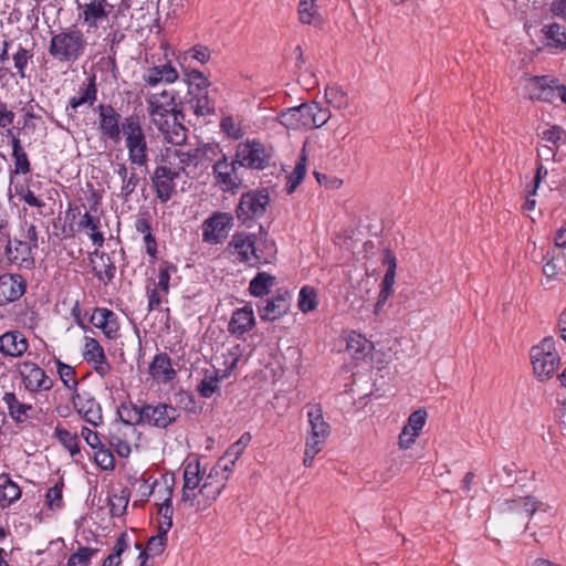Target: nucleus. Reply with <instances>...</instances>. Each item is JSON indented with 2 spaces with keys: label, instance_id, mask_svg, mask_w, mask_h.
<instances>
[{
  "label": "nucleus",
  "instance_id": "nucleus-31",
  "mask_svg": "<svg viewBox=\"0 0 566 566\" xmlns=\"http://www.w3.org/2000/svg\"><path fill=\"white\" fill-rule=\"evenodd\" d=\"M174 476L164 478V493L159 499H163V502L159 505L158 514L163 517V521L158 524V530H165V532H169L172 527V492H174Z\"/></svg>",
  "mask_w": 566,
  "mask_h": 566
},
{
  "label": "nucleus",
  "instance_id": "nucleus-39",
  "mask_svg": "<svg viewBox=\"0 0 566 566\" xmlns=\"http://www.w3.org/2000/svg\"><path fill=\"white\" fill-rule=\"evenodd\" d=\"M505 511H510L516 514H525L532 516L541 507L542 503L534 496H524L504 502Z\"/></svg>",
  "mask_w": 566,
  "mask_h": 566
},
{
  "label": "nucleus",
  "instance_id": "nucleus-55",
  "mask_svg": "<svg viewBox=\"0 0 566 566\" xmlns=\"http://www.w3.org/2000/svg\"><path fill=\"white\" fill-rule=\"evenodd\" d=\"M306 158L305 156H302L300 158V161L296 164L294 170L291 172V175L287 177L286 182V192L289 195L293 193L298 185L302 182V180L305 177L306 174Z\"/></svg>",
  "mask_w": 566,
  "mask_h": 566
},
{
  "label": "nucleus",
  "instance_id": "nucleus-18",
  "mask_svg": "<svg viewBox=\"0 0 566 566\" xmlns=\"http://www.w3.org/2000/svg\"><path fill=\"white\" fill-rule=\"evenodd\" d=\"M28 281L20 273L0 274V306L19 301L27 292Z\"/></svg>",
  "mask_w": 566,
  "mask_h": 566
},
{
  "label": "nucleus",
  "instance_id": "nucleus-44",
  "mask_svg": "<svg viewBox=\"0 0 566 566\" xmlns=\"http://www.w3.org/2000/svg\"><path fill=\"white\" fill-rule=\"evenodd\" d=\"M275 276L268 272H258L250 281L249 292L255 297L268 295L271 287L275 284Z\"/></svg>",
  "mask_w": 566,
  "mask_h": 566
},
{
  "label": "nucleus",
  "instance_id": "nucleus-25",
  "mask_svg": "<svg viewBox=\"0 0 566 566\" xmlns=\"http://www.w3.org/2000/svg\"><path fill=\"white\" fill-rule=\"evenodd\" d=\"M90 323L101 329L107 339H115L119 336L118 316L107 307H95Z\"/></svg>",
  "mask_w": 566,
  "mask_h": 566
},
{
  "label": "nucleus",
  "instance_id": "nucleus-54",
  "mask_svg": "<svg viewBox=\"0 0 566 566\" xmlns=\"http://www.w3.org/2000/svg\"><path fill=\"white\" fill-rule=\"evenodd\" d=\"M168 532H165V530H158L157 535H154L149 537L147 541V545L144 551H147L148 557L150 555L153 556H159L164 553L167 542H168Z\"/></svg>",
  "mask_w": 566,
  "mask_h": 566
},
{
  "label": "nucleus",
  "instance_id": "nucleus-21",
  "mask_svg": "<svg viewBox=\"0 0 566 566\" xmlns=\"http://www.w3.org/2000/svg\"><path fill=\"white\" fill-rule=\"evenodd\" d=\"M30 242L20 239L9 240L4 252L10 264L19 269L32 270L35 266V259Z\"/></svg>",
  "mask_w": 566,
  "mask_h": 566
},
{
  "label": "nucleus",
  "instance_id": "nucleus-59",
  "mask_svg": "<svg viewBox=\"0 0 566 566\" xmlns=\"http://www.w3.org/2000/svg\"><path fill=\"white\" fill-rule=\"evenodd\" d=\"M331 118L328 108L322 107L316 102H311V128H319Z\"/></svg>",
  "mask_w": 566,
  "mask_h": 566
},
{
  "label": "nucleus",
  "instance_id": "nucleus-53",
  "mask_svg": "<svg viewBox=\"0 0 566 566\" xmlns=\"http://www.w3.org/2000/svg\"><path fill=\"white\" fill-rule=\"evenodd\" d=\"M94 462L104 471H112L115 468V458L104 443L94 449Z\"/></svg>",
  "mask_w": 566,
  "mask_h": 566
},
{
  "label": "nucleus",
  "instance_id": "nucleus-15",
  "mask_svg": "<svg viewBox=\"0 0 566 566\" xmlns=\"http://www.w3.org/2000/svg\"><path fill=\"white\" fill-rule=\"evenodd\" d=\"M291 293L286 289H277L271 298L256 304L262 321L273 322L284 316L291 306Z\"/></svg>",
  "mask_w": 566,
  "mask_h": 566
},
{
  "label": "nucleus",
  "instance_id": "nucleus-10",
  "mask_svg": "<svg viewBox=\"0 0 566 566\" xmlns=\"http://www.w3.org/2000/svg\"><path fill=\"white\" fill-rule=\"evenodd\" d=\"M237 166H239L237 158L229 159L226 154L221 151L219 157L212 165V175L214 185L223 192H235L242 180L238 175Z\"/></svg>",
  "mask_w": 566,
  "mask_h": 566
},
{
  "label": "nucleus",
  "instance_id": "nucleus-1",
  "mask_svg": "<svg viewBox=\"0 0 566 566\" xmlns=\"http://www.w3.org/2000/svg\"><path fill=\"white\" fill-rule=\"evenodd\" d=\"M268 235V231L262 226H260L259 240L254 233L235 232L228 243V249L239 263L251 266L270 263L276 254V248L274 241L269 240Z\"/></svg>",
  "mask_w": 566,
  "mask_h": 566
},
{
  "label": "nucleus",
  "instance_id": "nucleus-33",
  "mask_svg": "<svg viewBox=\"0 0 566 566\" xmlns=\"http://www.w3.org/2000/svg\"><path fill=\"white\" fill-rule=\"evenodd\" d=\"M115 174L120 178V197L128 200L142 181L135 167L128 168L125 163H118L115 166Z\"/></svg>",
  "mask_w": 566,
  "mask_h": 566
},
{
  "label": "nucleus",
  "instance_id": "nucleus-5",
  "mask_svg": "<svg viewBox=\"0 0 566 566\" xmlns=\"http://www.w3.org/2000/svg\"><path fill=\"white\" fill-rule=\"evenodd\" d=\"M167 154H170L174 159H177V163H175L176 166H178L182 174L189 176L198 168H207L208 165L221 154V148L218 144H205L200 147L188 149L187 151L175 149Z\"/></svg>",
  "mask_w": 566,
  "mask_h": 566
},
{
  "label": "nucleus",
  "instance_id": "nucleus-43",
  "mask_svg": "<svg viewBox=\"0 0 566 566\" xmlns=\"http://www.w3.org/2000/svg\"><path fill=\"white\" fill-rule=\"evenodd\" d=\"M34 56L33 48H24L22 44H18L15 52L11 55L13 62V69L15 70V74L20 78H25L28 76L27 69L29 63L32 62Z\"/></svg>",
  "mask_w": 566,
  "mask_h": 566
},
{
  "label": "nucleus",
  "instance_id": "nucleus-56",
  "mask_svg": "<svg viewBox=\"0 0 566 566\" xmlns=\"http://www.w3.org/2000/svg\"><path fill=\"white\" fill-rule=\"evenodd\" d=\"M56 366H57V374H59L60 379L63 382V385L67 389L74 390V392H75L76 388L78 386V381L74 378L75 369L72 366H70L61 360H56Z\"/></svg>",
  "mask_w": 566,
  "mask_h": 566
},
{
  "label": "nucleus",
  "instance_id": "nucleus-42",
  "mask_svg": "<svg viewBox=\"0 0 566 566\" xmlns=\"http://www.w3.org/2000/svg\"><path fill=\"white\" fill-rule=\"evenodd\" d=\"M182 119H169L166 120V125L158 128L159 132L164 135L165 139L172 145H181L187 136H186V127L181 124Z\"/></svg>",
  "mask_w": 566,
  "mask_h": 566
},
{
  "label": "nucleus",
  "instance_id": "nucleus-9",
  "mask_svg": "<svg viewBox=\"0 0 566 566\" xmlns=\"http://www.w3.org/2000/svg\"><path fill=\"white\" fill-rule=\"evenodd\" d=\"M272 154L263 143L256 139L240 143L235 158L240 167L263 170L270 165Z\"/></svg>",
  "mask_w": 566,
  "mask_h": 566
},
{
  "label": "nucleus",
  "instance_id": "nucleus-28",
  "mask_svg": "<svg viewBox=\"0 0 566 566\" xmlns=\"http://www.w3.org/2000/svg\"><path fill=\"white\" fill-rule=\"evenodd\" d=\"M29 349V340L22 332L13 329L0 335V353L11 358L22 357Z\"/></svg>",
  "mask_w": 566,
  "mask_h": 566
},
{
  "label": "nucleus",
  "instance_id": "nucleus-24",
  "mask_svg": "<svg viewBox=\"0 0 566 566\" xmlns=\"http://www.w3.org/2000/svg\"><path fill=\"white\" fill-rule=\"evenodd\" d=\"M277 119L289 129H311V103L286 108L279 114Z\"/></svg>",
  "mask_w": 566,
  "mask_h": 566
},
{
  "label": "nucleus",
  "instance_id": "nucleus-19",
  "mask_svg": "<svg viewBox=\"0 0 566 566\" xmlns=\"http://www.w3.org/2000/svg\"><path fill=\"white\" fill-rule=\"evenodd\" d=\"M115 251L112 253H106L104 251H99L95 249L90 253L88 260L92 266V271L94 276L97 279L99 283L104 286H107L113 282L116 275V262H115Z\"/></svg>",
  "mask_w": 566,
  "mask_h": 566
},
{
  "label": "nucleus",
  "instance_id": "nucleus-57",
  "mask_svg": "<svg viewBox=\"0 0 566 566\" xmlns=\"http://www.w3.org/2000/svg\"><path fill=\"white\" fill-rule=\"evenodd\" d=\"M325 97L328 104L335 108H345L348 105V96L339 86H328L325 90Z\"/></svg>",
  "mask_w": 566,
  "mask_h": 566
},
{
  "label": "nucleus",
  "instance_id": "nucleus-23",
  "mask_svg": "<svg viewBox=\"0 0 566 566\" xmlns=\"http://www.w3.org/2000/svg\"><path fill=\"white\" fill-rule=\"evenodd\" d=\"M307 408V418L311 427L310 436L306 442H315L316 446L323 447L327 437L329 436L331 427L324 420L323 410L318 403H310Z\"/></svg>",
  "mask_w": 566,
  "mask_h": 566
},
{
  "label": "nucleus",
  "instance_id": "nucleus-16",
  "mask_svg": "<svg viewBox=\"0 0 566 566\" xmlns=\"http://www.w3.org/2000/svg\"><path fill=\"white\" fill-rule=\"evenodd\" d=\"M72 405L78 416L93 427L104 422L101 403L90 392L75 391L71 397Z\"/></svg>",
  "mask_w": 566,
  "mask_h": 566
},
{
  "label": "nucleus",
  "instance_id": "nucleus-12",
  "mask_svg": "<svg viewBox=\"0 0 566 566\" xmlns=\"http://www.w3.org/2000/svg\"><path fill=\"white\" fill-rule=\"evenodd\" d=\"M94 111L101 136L115 144L119 143L124 132L122 115L111 104H98Z\"/></svg>",
  "mask_w": 566,
  "mask_h": 566
},
{
  "label": "nucleus",
  "instance_id": "nucleus-4",
  "mask_svg": "<svg viewBox=\"0 0 566 566\" xmlns=\"http://www.w3.org/2000/svg\"><path fill=\"white\" fill-rule=\"evenodd\" d=\"M178 94L174 90L148 95L146 102L148 114L157 128L166 125L169 119H185L181 102L177 103Z\"/></svg>",
  "mask_w": 566,
  "mask_h": 566
},
{
  "label": "nucleus",
  "instance_id": "nucleus-48",
  "mask_svg": "<svg viewBox=\"0 0 566 566\" xmlns=\"http://www.w3.org/2000/svg\"><path fill=\"white\" fill-rule=\"evenodd\" d=\"M220 377L217 370H206L198 385V392L203 398H210L219 389Z\"/></svg>",
  "mask_w": 566,
  "mask_h": 566
},
{
  "label": "nucleus",
  "instance_id": "nucleus-29",
  "mask_svg": "<svg viewBox=\"0 0 566 566\" xmlns=\"http://www.w3.org/2000/svg\"><path fill=\"white\" fill-rule=\"evenodd\" d=\"M97 92L96 76L92 74L87 77L86 83L80 85L77 95L69 99L65 108L67 115L72 117L73 114L70 111L75 112L82 105L93 106L97 101Z\"/></svg>",
  "mask_w": 566,
  "mask_h": 566
},
{
  "label": "nucleus",
  "instance_id": "nucleus-64",
  "mask_svg": "<svg viewBox=\"0 0 566 566\" xmlns=\"http://www.w3.org/2000/svg\"><path fill=\"white\" fill-rule=\"evenodd\" d=\"M211 52L206 45H195L193 48L186 51V57L196 60L201 64L207 63L210 60Z\"/></svg>",
  "mask_w": 566,
  "mask_h": 566
},
{
  "label": "nucleus",
  "instance_id": "nucleus-2",
  "mask_svg": "<svg viewBox=\"0 0 566 566\" xmlns=\"http://www.w3.org/2000/svg\"><path fill=\"white\" fill-rule=\"evenodd\" d=\"M86 45L84 33L69 28L52 34L48 53L59 63L73 64L84 55Z\"/></svg>",
  "mask_w": 566,
  "mask_h": 566
},
{
  "label": "nucleus",
  "instance_id": "nucleus-58",
  "mask_svg": "<svg viewBox=\"0 0 566 566\" xmlns=\"http://www.w3.org/2000/svg\"><path fill=\"white\" fill-rule=\"evenodd\" d=\"M97 553L96 548L80 546L76 552L70 555L67 566L84 565L87 566L92 557Z\"/></svg>",
  "mask_w": 566,
  "mask_h": 566
},
{
  "label": "nucleus",
  "instance_id": "nucleus-52",
  "mask_svg": "<svg viewBox=\"0 0 566 566\" xmlns=\"http://www.w3.org/2000/svg\"><path fill=\"white\" fill-rule=\"evenodd\" d=\"M63 485V480H60L53 486L49 488L45 493V504L51 511H57L64 506Z\"/></svg>",
  "mask_w": 566,
  "mask_h": 566
},
{
  "label": "nucleus",
  "instance_id": "nucleus-13",
  "mask_svg": "<svg viewBox=\"0 0 566 566\" xmlns=\"http://www.w3.org/2000/svg\"><path fill=\"white\" fill-rule=\"evenodd\" d=\"M226 484L227 478L222 476L221 469H211L206 476H202L196 510L205 511L208 509L220 496Z\"/></svg>",
  "mask_w": 566,
  "mask_h": 566
},
{
  "label": "nucleus",
  "instance_id": "nucleus-27",
  "mask_svg": "<svg viewBox=\"0 0 566 566\" xmlns=\"http://www.w3.org/2000/svg\"><path fill=\"white\" fill-rule=\"evenodd\" d=\"M255 326V317L251 306H243L232 312L228 324V332L238 339H243L244 335Z\"/></svg>",
  "mask_w": 566,
  "mask_h": 566
},
{
  "label": "nucleus",
  "instance_id": "nucleus-45",
  "mask_svg": "<svg viewBox=\"0 0 566 566\" xmlns=\"http://www.w3.org/2000/svg\"><path fill=\"white\" fill-rule=\"evenodd\" d=\"M54 438L70 452L71 457L74 458L81 453L80 440L76 433L61 426H56L54 429Z\"/></svg>",
  "mask_w": 566,
  "mask_h": 566
},
{
  "label": "nucleus",
  "instance_id": "nucleus-14",
  "mask_svg": "<svg viewBox=\"0 0 566 566\" xmlns=\"http://www.w3.org/2000/svg\"><path fill=\"white\" fill-rule=\"evenodd\" d=\"M233 227V217L228 212H214L202 222V240L210 244H218L228 237Z\"/></svg>",
  "mask_w": 566,
  "mask_h": 566
},
{
  "label": "nucleus",
  "instance_id": "nucleus-8",
  "mask_svg": "<svg viewBox=\"0 0 566 566\" xmlns=\"http://www.w3.org/2000/svg\"><path fill=\"white\" fill-rule=\"evenodd\" d=\"M270 205L268 189L250 190L241 195L235 209L237 219L247 224L250 221L262 218Z\"/></svg>",
  "mask_w": 566,
  "mask_h": 566
},
{
  "label": "nucleus",
  "instance_id": "nucleus-26",
  "mask_svg": "<svg viewBox=\"0 0 566 566\" xmlns=\"http://www.w3.org/2000/svg\"><path fill=\"white\" fill-rule=\"evenodd\" d=\"M202 476L200 475V463L198 460L189 461L184 469V486L181 500L185 503H190L196 509L198 493L196 489L200 485Z\"/></svg>",
  "mask_w": 566,
  "mask_h": 566
},
{
  "label": "nucleus",
  "instance_id": "nucleus-30",
  "mask_svg": "<svg viewBox=\"0 0 566 566\" xmlns=\"http://www.w3.org/2000/svg\"><path fill=\"white\" fill-rule=\"evenodd\" d=\"M7 137H11V147H12V159H13V168H10L9 176L12 180L13 177L19 175H28L31 172V163L27 151L24 150L21 140L13 134L12 129H7Z\"/></svg>",
  "mask_w": 566,
  "mask_h": 566
},
{
  "label": "nucleus",
  "instance_id": "nucleus-35",
  "mask_svg": "<svg viewBox=\"0 0 566 566\" xmlns=\"http://www.w3.org/2000/svg\"><path fill=\"white\" fill-rule=\"evenodd\" d=\"M22 495L21 488L11 479L10 474H0V510L10 507L20 500Z\"/></svg>",
  "mask_w": 566,
  "mask_h": 566
},
{
  "label": "nucleus",
  "instance_id": "nucleus-49",
  "mask_svg": "<svg viewBox=\"0 0 566 566\" xmlns=\"http://www.w3.org/2000/svg\"><path fill=\"white\" fill-rule=\"evenodd\" d=\"M297 305L302 313L314 311L318 305L317 293L315 289L310 285L303 286L298 293Z\"/></svg>",
  "mask_w": 566,
  "mask_h": 566
},
{
  "label": "nucleus",
  "instance_id": "nucleus-37",
  "mask_svg": "<svg viewBox=\"0 0 566 566\" xmlns=\"http://www.w3.org/2000/svg\"><path fill=\"white\" fill-rule=\"evenodd\" d=\"M2 400L7 406L9 417L15 423H22L29 418V411L32 410V406L21 402L13 391L4 392Z\"/></svg>",
  "mask_w": 566,
  "mask_h": 566
},
{
  "label": "nucleus",
  "instance_id": "nucleus-40",
  "mask_svg": "<svg viewBox=\"0 0 566 566\" xmlns=\"http://www.w3.org/2000/svg\"><path fill=\"white\" fill-rule=\"evenodd\" d=\"M545 44L559 51L566 50V30L558 23H551L543 29Z\"/></svg>",
  "mask_w": 566,
  "mask_h": 566
},
{
  "label": "nucleus",
  "instance_id": "nucleus-3",
  "mask_svg": "<svg viewBox=\"0 0 566 566\" xmlns=\"http://www.w3.org/2000/svg\"><path fill=\"white\" fill-rule=\"evenodd\" d=\"M122 138L132 165L146 167L148 164V143L143 127L142 117L138 114H130L123 119Z\"/></svg>",
  "mask_w": 566,
  "mask_h": 566
},
{
  "label": "nucleus",
  "instance_id": "nucleus-6",
  "mask_svg": "<svg viewBox=\"0 0 566 566\" xmlns=\"http://www.w3.org/2000/svg\"><path fill=\"white\" fill-rule=\"evenodd\" d=\"M530 355L534 375L539 381L552 378L560 364L552 336L545 337L538 345L533 346Z\"/></svg>",
  "mask_w": 566,
  "mask_h": 566
},
{
  "label": "nucleus",
  "instance_id": "nucleus-7",
  "mask_svg": "<svg viewBox=\"0 0 566 566\" xmlns=\"http://www.w3.org/2000/svg\"><path fill=\"white\" fill-rule=\"evenodd\" d=\"M171 155H166V165H158L151 176V185L156 193V198L160 203H167L177 192L176 180L180 177L182 171L178 168H171L176 165L170 160Z\"/></svg>",
  "mask_w": 566,
  "mask_h": 566
},
{
  "label": "nucleus",
  "instance_id": "nucleus-62",
  "mask_svg": "<svg viewBox=\"0 0 566 566\" xmlns=\"http://www.w3.org/2000/svg\"><path fill=\"white\" fill-rule=\"evenodd\" d=\"M427 416L428 415L424 409H418L408 417L405 427L420 434L422 428L426 424Z\"/></svg>",
  "mask_w": 566,
  "mask_h": 566
},
{
  "label": "nucleus",
  "instance_id": "nucleus-51",
  "mask_svg": "<svg viewBox=\"0 0 566 566\" xmlns=\"http://www.w3.org/2000/svg\"><path fill=\"white\" fill-rule=\"evenodd\" d=\"M130 492L128 489H123L119 494H113L108 497V506L112 516H122L128 505Z\"/></svg>",
  "mask_w": 566,
  "mask_h": 566
},
{
  "label": "nucleus",
  "instance_id": "nucleus-63",
  "mask_svg": "<svg viewBox=\"0 0 566 566\" xmlns=\"http://www.w3.org/2000/svg\"><path fill=\"white\" fill-rule=\"evenodd\" d=\"M395 282H389L382 280L381 282V289L377 297V302L375 304L374 313L378 315L382 307L385 306L386 302L388 301L389 296L392 293V286Z\"/></svg>",
  "mask_w": 566,
  "mask_h": 566
},
{
  "label": "nucleus",
  "instance_id": "nucleus-36",
  "mask_svg": "<svg viewBox=\"0 0 566 566\" xmlns=\"http://www.w3.org/2000/svg\"><path fill=\"white\" fill-rule=\"evenodd\" d=\"M182 114L192 112L197 116H208L214 113V102L205 93L195 97H185L181 102Z\"/></svg>",
  "mask_w": 566,
  "mask_h": 566
},
{
  "label": "nucleus",
  "instance_id": "nucleus-61",
  "mask_svg": "<svg viewBox=\"0 0 566 566\" xmlns=\"http://www.w3.org/2000/svg\"><path fill=\"white\" fill-rule=\"evenodd\" d=\"M565 260L563 256H552L543 265V273L547 279H556L563 271Z\"/></svg>",
  "mask_w": 566,
  "mask_h": 566
},
{
  "label": "nucleus",
  "instance_id": "nucleus-22",
  "mask_svg": "<svg viewBox=\"0 0 566 566\" xmlns=\"http://www.w3.org/2000/svg\"><path fill=\"white\" fill-rule=\"evenodd\" d=\"M83 357L101 377H105L111 373L112 366L107 360L104 348L95 338L88 336L84 337Z\"/></svg>",
  "mask_w": 566,
  "mask_h": 566
},
{
  "label": "nucleus",
  "instance_id": "nucleus-34",
  "mask_svg": "<svg viewBox=\"0 0 566 566\" xmlns=\"http://www.w3.org/2000/svg\"><path fill=\"white\" fill-rule=\"evenodd\" d=\"M149 375L161 382H169L175 379L177 373L172 368L171 359L167 353L155 355L149 364Z\"/></svg>",
  "mask_w": 566,
  "mask_h": 566
},
{
  "label": "nucleus",
  "instance_id": "nucleus-50",
  "mask_svg": "<svg viewBox=\"0 0 566 566\" xmlns=\"http://www.w3.org/2000/svg\"><path fill=\"white\" fill-rule=\"evenodd\" d=\"M128 548V536L126 533H120L117 537L113 552L106 556L102 566H119L122 563L120 555Z\"/></svg>",
  "mask_w": 566,
  "mask_h": 566
},
{
  "label": "nucleus",
  "instance_id": "nucleus-46",
  "mask_svg": "<svg viewBox=\"0 0 566 566\" xmlns=\"http://www.w3.org/2000/svg\"><path fill=\"white\" fill-rule=\"evenodd\" d=\"M347 352L356 359L365 357L369 349V342L360 334L352 332L347 338Z\"/></svg>",
  "mask_w": 566,
  "mask_h": 566
},
{
  "label": "nucleus",
  "instance_id": "nucleus-38",
  "mask_svg": "<svg viewBox=\"0 0 566 566\" xmlns=\"http://www.w3.org/2000/svg\"><path fill=\"white\" fill-rule=\"evenodd\" d=\"M144 405L138 406L132 400L123 401L117 407V416L124 424L144 426Z\"/></svg>",
  "mask_w": 566,
  "mask_h": 566
},
{
  "label": "nucleus",
  "instance_id": "nucleus-60",
  "mask_svg": "<svg viewBox=\"0 0 566 566\" xmlns=\"http://www.w3.org/2000/svg\"><path fill=\"white\" fill-rule=\"evenodd\" d=\"M316 15V0H300L298 18L302 23L311 24Z\"/></svg>",
  "mask_w": 566,
  "mask_h": 566
},
{
  "label": "nucleus",
  "instance_id": "nucleus-41",
  "mask_svg": "<svg viewBox=\"0 0 566 566\" xmlns=\"http://www.w3.org/2000/svg\"><path fill=\"white\" fill-rule=\"evenodd\" d=\"M80 230H90V239L96 247H102L105 239L101 229V219L92 216L88 211L82 214L81 221L78 222Z\"/></svg>",
  "mask_w": 566,
  "mask_h": 566
},
{
  "label": "nucleus",
  "instance_id": "nucleus-32",
  "mask_svg": "<svg viewBox=\"0 0 566 566\" xmlns=\"http://www.w3.org/2000/svg\"><path fill=\"white\" fill-rule=\"evenodd\" d=\"M177 78L178 72L170 63L151 66L143 75V81L148 86H157L160 83L171 84Z\"/></svg>",
  "mask_w": 566,
  "mask_h": 566
},
{
  "label": "nucleus",
  "instance_id": "nucleus-47",
  "mask_svg": "<svg viewBox=\"0 0 566 566\" xmlns=\"http://www.w3.org/2000/svg\"><path fill=\"white\" fill-rule=\"evenodd\" d=\"M177 265L167 260H163L158 265V281L156 286L166 296L169 293V282L172 273H177Z\"/></svg>",
  "mask_w": 566,
  "mask_h": 566
},
{
  "label": "nucleus",
  "instance_id": "nucleus-11",
  "mask_svg": "<svg viewBox=\"0 0 566 566\" xmlns=\"http://www.w3.org/2000/svg\"><path fill=\"white\" fill-rule=\"evenodd\" d=\"M17 371L21 378L23 389L29 394L34 395L49 391L54 385L45 370L33 361L25 360L20 363Z\"/></svg>",
  "mask_w": 566,
  "mask_h": 566
},
{
  "label": "nucleus",
  "instance_id": "nucleus-20",
  "mask_svg": "<svg viewBox=\"0 0 566 566\" xmlns=\"http://www.w3.org/2000/svg\"><path fill=\"white\" fill-rule=\"evenodd\" d=\"M78 19L88 28H97L99 23L107 20L114 6L107 0H92L84 4H78Z\"/></svg>",
  "mask_w": 566,
  "mask_h": 566
},
{
  "label": "nucleus",
  "instance_id": "nucleus-17",
  "mask_svg": "<svg viewBox=\"0 0 566 566\" xmlns=\"http://www.w3.org/2000/svg\"><path fill=\"white\" fill-rule=\"evenodd\" d=\"M144 426L147 424L158 429L168 428L180 417V412L175 406L165 402L157 405L144 403Z\"/></svg>",
  "mask_w": 566,
  "mask_h": 566
}]
</instances>
